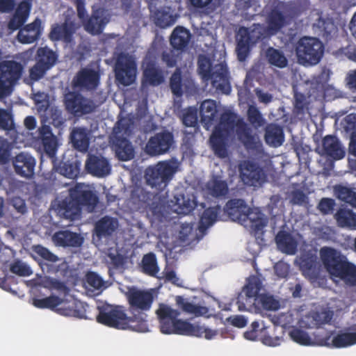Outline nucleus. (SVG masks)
I'll use <instances>...</instances> for the list:
<instances>
[{
  "label": "nucleus",
  "instance_id": "nucleus-60",
  "mask_svg": "<svg viewBox=\"0 0 356 356\" xmlns=\"http://www.w3.org/2000/svg\"><path fill=\"white\" fill-rule=\"evenodd\" d=\"M49 68L36 61L35 64L29 70V76L33 81H38L42 79Z\"/></svg>",
  "mask_w": 356,
  "mask_h": 356
},
{
  "label": "nucleus",
  "instance_id": "nucleus-4",
  "mask_svg": "<svg viewBox=\"0 0 356 356\" xmlns=\"http://www.w3.org/2000/svg\"><path fill=\"white\" fill-rule=\"evenodd\" d=\"M320 257L331 275L339 277L348 286H356V266L348 261L340 251L330 247H323L320 250Z\"/></svg>",
  "mask_w": 356,
  "mask_h": 356
},
{
  "label": "nucleus",
  "instance_id": "nucleus-35",
  "mask_svg": "<svg viewBox=\"0 0 356 356\" xmlns=\"http://www.w3.org/2000/svg\"><path fill=\"white\" fill-rule=\"evenodd\" d=\"M164 81V76L161 70L154 63H148L143 72L142 86H157Z\"/></svg>",
  "mask_w": 356,
  "mask_h": 356
},
{
  "label": "nucleus",
  "instance_id": "nucleus-58",
  "mask_svg": "<svg viewBox=\"0 0 356 356\" xmlns=\"http://www.w3.org/2000/svg\"><path fill=\"white\" fill-rule=\"evenodd\" d=\"M179 59V54H177L173 49L165 50L161 54L162 62L169 68L176 67Z\"/></svg>",
  "mask_w": 356,
  "mask_h": 356
},
{
  "label": "nucleus",
  "instance_id": "nucleus-12",
  "mask_svg": "<svg viewBox=\"0 0 356 356\" xmlns=\"http://www.w3.org/2000/svg\"><path fill=\"white\" fill-rule=\"evenodd\" d=\"M334 331L325 332L322 334H315L314 343L328 348H346L356 344V332H339L332 337Z\"/></svg>",
  "mask_w": 356,
  "mask_h": 356
},
{
  "label": "nucleus",
  "instance_id": "nucleus-56",
  "mask_svg": "<svg viewBox=\"0 0 356 356\" xmlns=\"http://www.w3.org/2000/svg\"><path fill=\"white\" fill-rule=\"evenodd\" d=\"M155 20L156 25L163 28L170 26L175 22L172 15L163 10H158L155 13Z\"/></svg>",
  "mask_w": 356,
  "mask_h": 356
},
{
  "label": "nucleus",
  "instance_id": "nucleus-24",
  "mask_svg": "<svg viewBox=\"0 0 356 356\" xmlns=\"http://www.w3.org/2000/svg\"><path fill=\"white\" fill-rule=\"evenodd\" d=\"M319 154L322 156L339 160L344 157L345 150L336 136L327 135L322 140V147Z\"/></svg>",
  "mask_w": 356,
  "mask_h": 356
},
{
  "label": "nucleus",
  "instance_id": "nucleus-36",
  "mask_svg": "<svg viewBox=\"0 0 356 356\" xmlns=\"http://www.w3.org/2000/svg\"><path fill=\"white\" fill-rule=\"evenodd\" d=\"M208 193L213 197L225 198L229 193V187L226 181L214 176L206 185Z\"/></svg>",
  "mask_w": 356,
  "mask_h": 356
},
{
  "label": "nucleus",
  "instance_id": "nucleus-41",
  "mask_svg": "<svg viewBox=\"0 0 356 356\" xmlns=\"http://www.w3.org/2000/svg\"><path fill=\"white\" fill-rule=\"evenodd\" d=\"M334 218L341 227L356 228V213L350 209L340 208L334 214Z\"/></svg>",
  "mask_w": 356,
  "mask_h": 356
},
{
  "label": "nucleus",
  "instance_id": "nucleus-25",
  "mask_svg": "<svg viewBox=\"0 0 356 356\" xmlns=\"http://www.w3.org/2000/svg\"><path fill=\"white\" fill-rule=\"evenodd\" d=\"M86 170L91 175L103 177L111 172V166L108 160L95 154H88L86 161Z\"/></svg>",
  "mask_w": 356,
  "mask_h": 356
},
{
  "label": "nucleus",
  "instance_id": "nucleus-61",
  "mask_svg": "<svg viewBox=\"0 0 356 356\" xmlns=\"http://www.w3.org/2000/svg\"><path fill=\"white\" fill-rule=\"evenodd\" d=\"M334 192L338 199L347 203H349L353 194L355 193L352 189L341 185L336 186Z\"/></svg>",
  "mask_w": 356,
  "mask_h": 356
},
{
  "label": "nucleus",
  "instance_id": "nucleus-5",
  "mask_svg": "<svg viewBox=\"0 0 356 356\" xmlns=\"http://www.w3.org/2000/svg\"><path fill=\"white\" fill-rule=\"evenodd\" d=\"M129 305V312L132 314L129 318L132 323V330L145 332L148 331L147 321L148 312L153 304L154 296L149 291L132 289L127 295Z\"/></svg>",
  "mask_w": 356,
  "mask_h": 356
},
{
  "label": "nucleus",
  "instance_id": "nucleus-40",
  "mask_svg": "<svg viewBox=\"0 0 356 356\" xmlns=\"http://www.w3.org/2000/svg\"><path fill=\"white\" fill-rule=\"evenodd\" d=\"M115 141V153L121 161H129L134 156V149L127 138L118 137Z\"/></svg>",
  "mask_w": 356,
  "mask_h": 356
},
{
  "label": "nucleus",
  "instance_id": "nucleus-46",
  "mask_svg": "<svg viewBox=\"0 0 356 356\" xmlns=\"http://www.w3.org/2000/svg\"><path fill=\"white\" fill-rule=\"evenodd\" d=\"M176 303L183 312L194 314L196 316L206 314L208 312L207 307L195 305L182 296H179L176 297Z\"/></svg>",
  "mask_w": 356,
  "mask_h": 356
},
{
  "label": "nucleus",
  "instance_id": "nucleus-59",
  "mask_svg": "<svg viewBox=\"0 0 356 356\" xmlns=\"http://www.w3.org/2000/svg\"><path fill=\"white\" fill-rule=\"evenodd\" d=\"M60 173L65 177L73 179L77 177L79 173L78 165L74 163L65 162L60 167Z\"/></svg>",
  "mask_w": 356,
  "mask_h": 356
},
{
  "label": "nucleus",
  "instance_id": "nucleus-55",
  "mask_svg": "<svg viewBox=\"0 0 356 356\" xmlns=\"http://www.w3.org/2000/svg\"><path fill=\"white\" fill-rule=\"evenodd\" d=\"M249 33L250 35L252 38L253 43L255 44L259 41L272 36V35L268 34L267 32L266 26L260 24H254L251 30L249 31Z\"/></svg>",
  "mask_w": 356,
  "mask_h": 356
},
{
  "label": "nucleus",
  "instance_id": "nucleus-51",
  "mask_svg": "<svg viewBox=\"0 0 356 356\" xmlns=\"http://www.w3.org/2000/svg\"><path fill=\"white\" fill-rule=\"evenodd\" d=\"M278 5L284 14L286 15L289 24L292 19L297 18L302 14L301 7L291 1L287 3L281 1L278 3Z\"/></svg>",
  "mask_w": 356,
  "mask_h": 356
},
{
  "label": "nucleus",
  "instance_id": "nucleus-16",
  "mask_svg": "<svg viewBox=\"0 0 356 356\" xmlns=\"http://www.w3.org/2000/svg\"><path fill=\"white\" fill-rule=\"evenodd\" d=\"M70 195L80 210L84 207L88 212H93L99 203L98 196L93 191L86 189L82 184H76L70 188Z\"/></svg>",
  "mask_w": 356,
  "mask_h": 356
},
{
  "label": "nucleus",
  "instance_id": "nucleus-53",
  "mask_svg": "<svg viewBox=\"0 0 356 356\" xmlns=\"http://www.w3.org/2000/svg\"><path fill=\"white\" fill-rule=\"evenodd\" d=\"M289 337L297 343L302 346H309L312 344V339L308 333L300 328L293 327L289 331Z\"/></svg>",
  "mask_w": 356,
  "mask_h": 356
},
{
  "label": "nucleus",
  "instance_id": "nucleus-15",
  "mask_svg": "<svg viewBox=\"0 0 356 356\" xmlns=\"http://www.w3.org/2000/svg\"><path fill=\"white\" fill-rule=\"evenodd\" d=\"M76 27L74 22L65 20L61 24L56 23L51 27L49 38L52 42H62L65 47H73L75 44L74 35Z\"/></svg>",
  "mask_w": 356,
  "mask_h": 356
},
{
  "label": "nucleus",
  "instance_id": "nucleus-45",
  "mask_svg": "<svg viewBox=\"0 0 356 356\" xmlns=\"http://www.w3.org/2000/svg\"><path fill=\"white\" fill-rule=\"evenodd\" d=\"M140 268L142 272L151 277H156L159 271L156 254L154 252H149L143 255Z\"/></svg>",
  "mask_w": 356,
  "mask_h": 356
},
{
  "label": "nucleus",
  "instance_id": "nucleus-7",
  "mask_svg": "<svg viewBox=\"0 0 356 356\" xmlns=\"http://www.w3.org/2000/svg\"><path fill=\"white\" fill-rule=\"evenodd\" d=\"M324 45L316 38L302 37L296 45V54L298 62L303 65L318 64L324 54Z\"/></svg>",
  "mask_w": 356,
  "mask_h": 356
},
{
  "label": "nucleus",
  "instance_id": "nucleus-26",
  "mask_svg": "<svg viewBox=\"0 0 356 356\" xmlns=\"http://www.w3.org/2000/svg\"><path fill=\"white\" fill-rule=\"evenodd\" d=\"M42 33V22L39 18H36L33 22L20 29L17 38L22 44H31L39 40Z\"/></svg>",
  "mask_w": 356,
  "mask_h": 356
},
{
  "label": "nucleus",
  "instance_id": "nucleus-21",
  "mask_svg": "<svg viewBox=\"0 0 356 356\" xmlns=\"http://www.w3.org/2000/svg\"><path fill=\"white\" fill-rule=\"evenodd\" d=\"M35 164V158L25 152L17 154L13 159V165L15 172L25 178H31L33 176Z\"/></svg>",
  "mask_w": 356,
  "mask_h": 356
},
{
  "label": "nucleus",
  "instance_id": "nucleus-10",
  "mask_svg": "<svg viewBox=\"0 0 356 356\" xmlns=\"http://www.w3.org/2000/svg\"><path fill=\"white\" fill-rule=\"evenodd\" d=\"M63 102L67 113L77 118L90 114L97 108L93 99L76 91H70L65 94Z\"/></svg>",
  "mask_w": 356,
  "mask_h": 356
},
{
  "label": "nucleus",
  "instance_id": "nucleus-64",
  "mask_svg": "<svg viewBox=\"0 0 356 356\" xmlns=\"http://www.w3.org/2000/svg\"><path fill=\"white\" fill-rule=\"evenodd\" d=\"M333 316V312L324 310L321 312H316L314 316V319L318 325L329 324L332 321Z\"/></svg>",
  "mask_w": 356,
  "mask_h": 356
},
{
  "label": "nucleus",
  "instance_id": "nucleus-13",
  "mask_svg": "<svg viewBox=\"0 0 356 356\" xmlns=\"http://www.w3.org/2000/svg\"><path fill=\"white\" fill-rule=\"evenodd\" d=\"M116 80L123 86H128L136 80V65L127 54L120 53L115 65Z\"/></svg>",
  "mask_w": 356,
  "mask_h": 356
},
{
  "label": "nucleus",
  "instance_id": "nucleus-22",
  "mask_svg": "<svg viewBox=\"0 0 356 356\" xmlns=\"http://www.w3.org/2000/svg\"><path fill=\"white\" fill-rule=\"evenodd\" d=\"M266 31L272 36L277 35L289 24L286 16L282 11L278 3L267 13L266 17Z\"/></svg>",
  "mask_w": 356,
  "mask_h": 356
},
{
  "label": "nucleus",
  "instance_id": "nucleus-3",
  "mask_svg": "<svg viewBox=\"0 0 356 356\" xmlns=\"http://www.w3.org/2000/svg\"><path fill=\"white\" fill-rule=\"evenodd\" d=\"M225 211L234 221L248 227L255 236L262 235L267 225L268 218L258 209H251L242 199L229 200L225 204Z\"/></svg>",
  "mask_w": 356,
  "mask_h": 356
},
{
  "label": "nucleus",
  "instance_id": "nucleus-54",
  "mask_svg": "<svg viewBox=\"0 0 356 356\" xmlns=\"http://www.w3.org/2000/svg\"><path fill=\"white\" fill-rule=\"evenodd\" d=\"M248 120L255 128L264 125L266 120L263 118L259 110L254 106H250L247 111Z\"/></svg>",
  "mask_w": 356,
  "mask_h": 356
},
{
  "label": "nucleus",
  "instance_id": "nucleus-31",
  "mask_svg": "<svg viewBox=\"0 0 356 356\" xmlns=\"http://www.w3.org/2000/svg\"><path fill=\"white\" fill-rule=\"evenodd\" d=\"M201 122L204 127L209 129L218 118L217 105L214 100L206 99L200 108Z\"/></svg>",
  "mask_w": 356,
  "mask_h": 356
},
{
  "label": "nucleus",
  "instance_id": "nucleus-62",
  "mask_svg": "<svg viewBox=\"0 0 356 356\" xmlns=\"http://www.w3.org/2000/svg\"><path fill=\"white\" fill-rule=\"evenodd\" d=\"M335 202L333 199L328 197L322 198L318 205V210L324 215L332 213Z\"/></svg>",
  "mask_w": 356,
  "mask_h": 356
},
{
  "label": "nucleus",
  "instance_id": "nucleus-20",
  "mask_svg": "<svg viewBox=\"0 0 356 356\" xmlns=\"http://www.w3.org/2000/svg\"><path fill=\"white\" fill-rule=\"evenodd\" d=\"M24 65L15 60H4L0 62V76L11 87H14L21 79Z\"/></svg>",
  "mask_w": 356,
  "mask_h": 356
},
{
  "label": "nucleus",
  "instance_id": "nucleus-27",
  "mask_svg": "<svg viewBox=\"0 0 356 356\" xmlns=\"http://www.w3.org/2000/svg\"><path fill=\"white\" fill-rule=\"evenodd\" d=\"M37 138L41 141L44 152L51 158L55 156L58 149V140L49 125L43 124L38 130Z\"/></svg>",
  "mask_w": 356,
  "mask_h": 356
},
{
  "label": "nucleus",
  "instance_id": "nucleus-8",
  "mask_svg": "<svg viewBox=\"0 0 356 356\" xmlns=\"http://www.w3.org/2000/svg\"><path fill=\"white\" fill-rule=\"evenodd\" d=\"M97 323L116 329L132 330L131 320L121 306L104 304L97 307Z\"/></svg>",
  "mask_w": 356,
  "mask_h": 356
},
{
  "label": "nucleus",
  "instance_id": "nucleus-52",
  "mask_svg": "<svg viewBox=\"0 0 356 356\" xmlns=\"http://www.w3.org/2000/svg\"><path fill=\"white\" fill-rule=\"evenodd\" d=\"M210 59L206 56L200 55L197 60V71L204 80L209 81L212 77Z\"/></svg>",
  "mask_w": 356,
  "mask_h": 356
},
{
  "label": "nucleus",
  "instance_id": "nucleus-33",
  "mask_svg": "<svg viewBox=\"0 0 356 356\" xmlns=\"http://www.w3.org/2000/svg\"><path fill=\"white\" fill-rule=\"evenodd\" d=\"M56 211L60 216L70 220L75 219L76 216L81 211L78 204L70 195L69 197H67L58 203Z\"/></svg>",
  "mask_w": 356,
  "mask_h": 356
},
{
  "label": "nucleus",
  "instance_id": "nucleus-48",
  "mask_svg": "<svg viewBox=\"0 0 356 356\" xmlns=\"http://www.w3.org/2000/svg\"><path fill=\"white\" fill-rule=\"evenodd\" d=\"M58 60V55L47 47H40L37 51V61L51 68Z\"/></svg>",
  "mask_w": 356,
  "mask_h": 356
},
{
  "label": "nucleus",
  "instance_id": "nucleus-42",
  "mask_svg": "<svg viewBox=\"0 0 356 356\" xmlns=\"http://www.w3.org/2000/svg\"><path fill=\"white\" fill-rule=\"evenodd\" d=\"M71 142L76 149L86 152L90 144V138L86 130L84 128L74 129L71 133Z\"/></svg>",
  "mask_w": 356,
  "mask_h": 356
},
{
  "label": "nucleus",
  "instance_id": "nucleus-37",
  "mask_svg": "<svg viewBox=\"0 0 356 356\" xmlns=\"http://www.w3.org/2000/svg\"><path fill=\"white\" fill-rule=\"evenodd\" d=\"M265 140L267 144L273 146H280L284 140L283 129L277 124H269L265 129Z\"/></svg>",
  "mask_w": 356,
  "mask_h": 356
},
{
  "label": "nucleus",
  "instance_id": "nucleus-38",
  "mask_svg": "<svg viewBox=\"0 0 356 356\" xmlns=\"http://www.w3.org/2000/svg\"><path fill=\"white\" fill-rule=\"evenodd\" d=\"M277 247L282 252L288 254H294L297 250V242L291 234L280 231L275 236Z\"/></svg>",
  "mask_w": 356,
  "mask_h": 356
},
{
  "label": "nucleus",
  "instance_id": "nucleus-23",
  "mask_svg": "<svg viewBox=\"0 0 356 356\" xmlns=\"http://www.w3.org/2000/svg\"><path fill=\"white\" fill-rule=\"evenodd\" d=\"M193 85V81L191 77L182 76L180 67H177L170 78V90L177 97H181L184 92H188Z\"/></svg>",
  "mask_w": 356,
  "mask_h": 356
},
{
  "label": "nucleus",
  "instance_id": "nucleus-29",
  "mask_svg": "<svg viewBox=\"0 0 356 356\" xmlns=\"http://www.w3.org/2000/svg\"><path fill=\"white\" fill-rule=\"evenodd\" d=\"M56 245L77 248L82 245L83 238L79 234L69 230L56 232L52 236Z\"/></svg>",
  "mask_w": 356,
  "mask_h": 356
},
{
  "label": "nucleus",
  "instance_id": "nucleus-2",
  "mask_svg": "<svg viewBox=\"0 0 356 356\" xmlns=\"http://www.w3.org/2000/svg\"><path fill=\"white\" fill-rule=\"evenodd\" d=\"M156 314L159 322L160 331L163 334H177L197 337L204 334L207 339H211L217 334L216 330L178 319L180 312L163 303L159 304Z\"/></svg>",
  "mask_w": 356,
  "mask_h": 356
},
{
  "label": "nucleus",
  "instance_id": "nucleus-30",
  "mask_svg": "<svg viewBox=\"0 0 356 356\" xmlns=\"http://www.w3.org/2000/svg\"><path fill=\"white\" fill-rule=\"evenodd\" d=\"M210 80H211L212 86L217 91L227 95L230 93L231 86L229 80V72L226 66L220 65V69L213 72Z\"/></svg>",
  "mask_w": 356,
  "mask_h": 356
},
{
  "label": "nucleus",
  "instance_id": "nucleus-14",
  "mask_svg": "<svg viewBox=\"0 0 356 356\" xmlns=\"http://www.w3.org/2000/svg\"><path fill=\"white\" fill-rule=\"evenodd\" d=\"M100 74L98 71L90 67H85L79 70L72 81L74 89L92 91L99 86Z\"/></svg>",
  "mask_w": 356,
  "mask_h": 356
},
{
  "label": "nucleus",
  "instance_id": "nucleus-11",
  "mask_svg": "<svg viewBox=\"0 0 356 356\" xmlns=\"http://www.w3.org/2000/svg\"><path fill=\"white\" fill-rule=\"evenodd\" d=\"M175 144L173 134L168 130H163L150 137L144 150L151 156L168 153Z\"/></svg>",
  "mask_w": 356,
  "mask_h": 356
},
{
  "label": "nucleus",
  "instance_id": "nucleus-50",
  "mask_svg": "<svg viewBox=\"0 0 356 356\" xmlns=\"http://www.w3.org/2000/svg\"><path fill=\"white\" fill-rule=\"evenodd\" d=\"M133 127V122L129 118H124L118 120L113 129L115 138L118 137L122 138L129 137L132 134Z\"/></svg>",
  "mask_w": 356,
  "mask_h": 356
},
{
  "label": "nucleus",
  "instance_id": "nucleus-47",
  "mask_svg": "<svg viewBox=\"0 0 356 356\" xmlns=\"http://www.w3.org/2000/svg\"><path fill=\"white\" fill-rule=\"evenodd\" d=\"M31 249L33 254H35V257H34L35 259L36 260L37 258H39L42 260L38 263L42 268L44 265L42 261L54 264L59 260L58 256L52 253L49 249L42 245H33Z\"/></svg>",
  "mask_w": 356,
  "mask_h": 356
},
{
  "label": "nucleus",
  "instance_id": "nucleus-1",
  "mask_svg": "<svg viewBox=\"0 0 356 356\" xmlns=\"http://www.w3.org/2000/svg\"><path fill=\"white\" fill-rule=\"evenodd\" d=\"M236 131L238 140L248 149H256L259 143L258 138L252 134V129L238 118L236 113L227 111L220 115L218 124L215 127L209 138L215 154L222 159L228 155L227 145L229 138Z\"/></svg>",
  "mask_w": 356,
  "mask_h": 356
},
{
  "label": "nucleus",
  "instance_id": "nucleus-32",
  "mask_svg": "<svg viewBox=\"0 0 356 356\" xmlns=\"http://www.w3.org/2000/svg\"><path fill=\"white\" fill-rule=\"evenodd\" d=\"M253 40L250 35L248 28H241L239 30V38L237 41L236 53L238 60L244 61L248 57L250 45L253 44Z\"/></svg>",
  "mask_w": 356,
  "mask_h": 356
},
{
  "label": "nucleus",
  "instance_id": "nucleus-63",
  "mask_svg": "<svg viewBox=\"0 0 356 356\" xmlns=\"http://www.w3.org/2000/svg\"><path fill=\"white\" fill-rule=\"evenodd\" d=\"M86 282L92 287L99 289L104 284V281L103 279L95 272H89L86 275Z\"/></svg>",
  "mask_w": 356,
  "mask_h": 356
},
{
  "label": "nucleus",
  "instance_id": "nucleus-18",
  "mask_svg": "<svg viewBox=\"0 0 356 356\" xmlns=\"http://www.w3.org/2000/svg\"><path fill=\"white\" fill-rule=\"evenodd\" d=\"M239 176L243 184L249 186H256L265 178L263 169L250 161H245L239 165Z\"/></svg>",
  "mask_w": 356,
  "mask_h": 356
},
{
  "label": "nucleus",
  "instance_id": "nucleus-6",
  "mask_svg": "<svg viewBox=\"0 0 356 356\" xmlns=\"http://www.w3.org/2000/svg\"><path fill=\"white\" fill-rule=\"evenodd\" d=\"M177 169L175 162L170 160L159 161L154 165L147 167L144 176L147 185L157 193L162 192L173 178Z\"/></svg>",
  "mask_w": 356,
  "mask_h": 356
},
{
  "label": "nucleus",
  "instance_id": "nucleus-39",
  "mask_svg": "<svg viewBox=\"0 0 356 356\" xmlns=\"http://www.w3.org/2000/svg\"><path fill=\"white\" fill-rule=\"evenodd\" d=\"M175 211L178 214L186 215L191 213L197 206L195 198L184 194H177L175 196Z\"/></svg>",
  "mask_w": 356,
  "mask_h": 356
},
{
  "label": "nucleus",
  "instance_id": "nucleus-9",
  "mask_svg": "<svg viewBox=\"0 0 356 356\" xmlns=\"http://www.w3.org/2000/svg\"><path fill=\"white\" fill-rule=\"evenodd\" d=\"M33 305L39 309H49L58 314L67 316L82 318L83 312L78 309V303L75 300L67 301L51 295L44 298H33Z\"/></svg>",
  "mask_w": 356,
  "mask_h": 356
},
{
  "label": "nucleus",
  "instance_id": "nucleus-19",
  "mask_svg": "<svg viewBox=\"0 0 356 356\" xmlns=\"http://www.w3.org/2000/svg\"><path fill=\"white\" fill-rule=\"evenodd\" d=\"M109 22L107 11L102 7H92V14L83 22L85 30L93 35L101 34Z\"/></svg>",
  "mask_w": 356,
  "mask_h": 356
},
{
  "label": "nucleus",
  "instance_id": "nucleus-17",
  "mask_svg": "<svg viewBox=\"0 0 356 356\" xmlns=\"http://www.w3.org/2000/svg\"><path fill=\"white\" fill-rule=\"evenodd\" d=\"M262 289V282L261 279L256 276L252 275L247 280V283L243 289V293L239 294L236 305L238 309L241 312L246 311V305H251L252 304V300L259 296V293Z\"/></svg>",
  "mask_w": 356,
  "mask_h": 356
},
{
  "label": "nucleus",
  "instance_id": "nucleus-57",
  "mask_svg": "<svg viewBox=\"0 0 356 356\" xmlns=\"http://www.w3.org/2000/svg\"><path fill=\"white\" fill-rule=\"evenodd\" d=\"M10 270L19 276H29L33 273L31 268L20 260L14 261L10 266Z\"/></svg>",
  "mask_w": 356,
  "mask_h": 356
},
{
  "label": "nucleus",
  "instance_id": "nucleus-44",
  "mask_svg": "<svg viewBox=\"0 0 356 356\" xmlns=\"http://www.w3.org/2000/svg\"><path fill=\"white\" fill-rule=\"evenodd\" d=\"M221 211V207L219 205L206 209L200 218L199 224V230L202 232L206 231L210 226L217 220L218 214Z\"/></svg>",
  "mask_w": 356,
  "mask_h": 356
},
{
  "label": "nucleus",
  "instance_id": "nucleus-34",
  "mask_svg": "<svg viewBox=\"0 0 356 356\" xmlns=\"http://www.w3.org/2000/svg\"><path fill=\"white\" fill-rule=\"evenodd\" d=\"M191 37V34L187 29L177 26L170 35V42L174 49L183 51L187 47Z\"/></svg>",
  "mask_w": 356,
  "mask_h": 356
},
{
  "label": "nucleus",
  "instance_id": "nucleus-28",
  "mask_svg": "<svg viewBox=\"0 0 356 356\" xmlns=\"http://www.w3.org/2000/svg\"><path fill=\"white\" fill-rule=\"evenodd\" d=\"M118 226L119 222L116 218L105 216L95 222V234L100 239H108L115 232Z\"/></svg>",
  "mask_w": 356,
  "mask_h": 356
},
{
  "label": "nucleus",
  "instance_id": "nucleus-49",
  "mask_svg": "<svg viewBox=\"0 0 356 356\" xmlns=\"http://www.w3.org/2000/svg\"><path fill=\"white\" fill-rule=\"evenodd\" d=\"M252 304L266 311H276L280 308V302L273 296L261 294L254 298Z\"/></svg>",
  "mask_w": 356,
  "mask_h": 356
},
{
  "label": "nucleus",
  "instance_id": "nucleus-43",
  "mask_svg": "<svg viewBox=\"0 0 356 356\" xmlns=\"http://www.w3.org/2000/svg\"><path fill=\"white\" fill-rule=\"evenodd\" d=\"M265 57L268 63L278 68H284L288 65V59L284 52L273 47H269L265 51Z\"/></svg>",
  "mask_w": 356,
  "mask_h": 356
}]
</instances>
